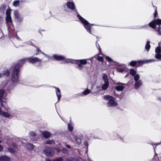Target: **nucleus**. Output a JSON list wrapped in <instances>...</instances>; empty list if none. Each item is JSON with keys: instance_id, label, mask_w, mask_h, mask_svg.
Returning <instances> with one entry per match:
<instances>
[{"instance_id": "nucleus-1", "label": "nucleus", "mask_w": 161, "mask_h": 161, "mask_svg": "<svg viewBox=\"0 0 161 161\" xmlns=\"http://www.w3.org/2000/svg\"><path fill=\"white\" fill-rule=\"evenodd\" d=\"M23 62L24 63V60L19 61V63L17 64L14 67L13 69L12 73H11V80L13 83V84L11 85L8 87L9 90H11L12 89L14 86V84L17 83L19 82V69L20 67L22 66L21 62Z\"/></svg>"}, {"instance_id": "nucleus-2", "label": "nucleus", "mask_w": 161, "mask_h": 161, "mask_svg": "<svg viewBox=\"0 0 161 161\" xmlns=\"http://www.w3.org/2000/svg\"><path fill=\"white\" fill-rule=\"evenodd\" d=\"M93 58H92L91 59H81V60H72L71 59H68L66 61V63H71L73 64H77V66L76 67L78 68L79 70H81L83 68V66L82 65H85L87 63V60H90Z\"/></svg>"}, {"instance_id": "nucleus-3", "label": "nucleus", "mask_w": 161, "mask_h": 161, "mask_svg": "<svg viewBox=\"0 0 161 161\" xmlns=\"http://www.w3.org/2000/svg\"><path fill=\"white\" fill-rule=\"evenodd\" d=\"M161 24V19H160L154 20L149 24V26L154 29L158 32L157 34L158 35H161V28L159 25Z\"/></svg>"}, {"instance_id": "nucleus-4", "label": "nucleus", "mask_w": 161, "mask_h": 161, "mask_svg": "<svg viewBox=\"0 0 161 161\" xmlns=\"http://www.w3.org/2000/svg\"><path fill=\"white\" fill-rule=\"evenodd\" d=\"M77 17L81 23L83 25L86 31L89 33L92 34L91 26L94 25V24H90L85 19L82 17L79 14H77Z\"/></svg>"}, {"instance_id": "nucleus-5", "label": "nucleus", "mask_w": 161, "mask_h": 161, "mask_svg": "<svg viewBox=\"0 0 161 161\" xmlns=\"http://www.w3.org/2000/svg\"><path fill=\"white\" fill-rule=\"evenodd\" d=\"M104 99L108 100L107 105L109 107H114L116 106L118 104L115 101V98L112 96L106 95L103 97Z\"/></svg>"}, {"instance_id": "nucleus-6", "label": "nucleus", "mask_w": 161, "mask_h": 161, "mask_svg": "<svg viewBox=\"0 0 161 161\" xmlns=\"http://www.w3.org/2000/svg\"><path fill=\"white\" fill-rule=\"evenodd\" d=\"M11 9L9 8L7 9L6 12V23L8 27H9L11 25H13L11 17Z\"/></svg>"}, {"instance_id": "nucleus-7", "label": "nucleus", "mask_w": 161, "mask_h": 161, "mask_svg": "<svg viewBox=\"0 0 161 161\" xmlns=\"http://www.w3.org/2000/svg\"><path fill=\"white\" fill-rule=\"evenodd\" d=\"M102 79L104 83L102 86V89L104 90H106L109 86V82L108 78V75L106 74L103 73V75Z\"/></svg>"}, {"instance_id": "nucleus-8", "label": "nucleus", "mask_w": 161, "mask_h": 161, "mask_svg": "<svg viewBox=\"0 0 161 161\" xmlns=\"http://www.w3.org/2000/svg\"><path fill=\"white\" fill-rule=\"evenodd\" d=\"M22 60H24L25 61L24 63H23V61L21 62L22 65L25 63L26 61L29 62L31 63H34L38 62H41L42 59H40L37 57H31L21 59L20 61H22Z\"/></svg>"}, {"instance_id": "nucleus-9", "label": "nucleus", "mask_w": 161, "mask_h": 161, "mask_svg": "<svg viewBox=\"0 0 161 161\" xmlns=\"http://www.w3.org/2000/svg\"><path fill=\"white\" fill-rule=\"evenodd\" d=\"M6 96V94L4 90L1 89L0 90V102L1 103V105L2 107H3L5 109V110L6 111H8L9 110V108H7L5 106H4L3 103H4V101H3V99Z\"/></svg>"}, {"instance_id": "nucleus-10", "label": "nucleus", "mask_w": 161, "mask_h": 161, "mask_svg": "<svg viewBox=\"0 0 161 161\" xmlns=\"http://www.w3.org/2000/svg\"><path fill=\"white\" fill-rule=\"evenodd\" d=\"M43 153L47 157H50L53 155L54 151L52 148L47 147L43 150Z\"/></svg>"}, {"instance_id": "nucleus-11", "label": "nucleus", "mask_w": 161, "mask_h": 161, "mask_svg": "<svg viewBox=\"0 0 161 161\" xmlns=\"http://www.w3.org/2000/svg\"><path fill=\"white\" fill-rule=\"evenodd\" d=\"M66 5L68 8L71 10H74V11L77 14H79L77 12V10L76 8L75 4L73 2L71 1L67 2L66 3Z\"/></svg>"}, {"instance_id": "nucleus-12", "label": "nucleus", "mask_w": 161, "mask_h": 161, "mask_svg": "<svg viewBox=\"0 0 161 161\" xmlns=\"http://www.w3.org/2000/svg\"><path fill=\"white\" fill-rule=\"evenodd\" d=\"M70 139L73 142H75L78 144L81 143V139L79 137H77L73 134L70 135Z\"/></svg>"}, {"instance_id": "nucleus-13", "label": "nucleus", "mask_w": 161, "mask_h": 161, "mask_svg": "<svg viewBox=\"0 0 161 161\" xmlns=\"http://www.w3.org/2000/svg\"><path fill=\"white\" fill-rule=\"evenodd\" d=\"M53 57L54 59L57 61H62L65 59V57L61 55L54 54L53 55Z\"/></svg>"}, {"instance_id": "nucleus-14", "label": "nucleus", "mask_w": 161, "mask_h": 161, "mask_svg": "<svg viewBox=\"0 0 161 161\" xmlns=\"http://www.w3.org/2000/svg\"><path fill=\"white\" fill-rule=\"evenodd\" d=\"M20 143L22 144H23V145L25 146L29 150H31L33 149L34 148V145L30 143H27L26 144H24V143L22 142V141H20Z\"/></svg>"}, {"instance_id": "nucleus-15", "label": "nucleus", "mask_w": 161, "mask_h": 161, "mask_svg": "<svg viewBox=\"0 0 161 161\" xmlns=\"http://www.w3.org/2000/svg\"><path fill=\"white\" fill-rule=\"evenodd\" d=\"M142 82L141 80L135 81L134 86L135 88L136 89H138L142 85Z\"/></svg>"}, {"instance_id": "nucleus-16", "label": "nucleus", "mask_w": 161, "mask_h": 161, "mask_svg": "<svg viewBox=\"0 0 161 161\" xmlns=\"http://www.w3.org/2000/svg\"><path fill=\"white\" fill-rule=\"evenodd\" d=\"M137 63H143V61H132L130 63H129V64L132 67H134L136 65Z\"/></svg>"}, {"instance_id": "nucleus-17", "label": "nucleus", "mask_w": 161, "mask_h": 161, "mask_svg": "<svg viewBox=\"0 0 161 161\" xmlns=\"http://www.w3.org/2000/svg\"><path fill=\"white\" fill-rule=\"evenodd\" d=\"M55 88L56 89V93L58 97V102L60 100L61 97V92L60 89L56 87H55Z\"/></svg>"}, {"instance_id": "nucleus-18", "label": "nucleus", "mask_w": 161, "mask_h": 161, "mask_svg": "<svg viewBox=\"0 0 161 161\" xmlns=\"http://www.w3.org/2000/svg\"><path fill=\"white\" fill-rule=\"evenodd\" d=\"M10 158L9 157L3 156L0 157V161H10Z\"/></svg>"}, {"instance_id": "nucleus-19", "label": "nucleus", "mask_w": 161, "mask_h": 161, "mask_svg": "<svg viewBox=\"0 0 161 161\" xmlns=\"http://www.w3.org/2000/svg\"><path fill=\"white\" fill-rule=\"evenodd\" d=\"M42 135L45 138H48L51 136V134L47 131H45L42 132Z\"/></svg>"}, {"instance_id": "nucleus-20", "label": "nucleus", "mask_w": 161, "mask_h": 161, "mask_svg": "<svg viewBox=\"0 0 161 161\" xmlns=\"http://www.w3.org/2000/svg\"><path fill=\"white\" fill-rule=\"evenodd\" d=\"M7 143L8 145H12L13 147H14L17 149H19L20 147L19 146H17V145H16V144L14 143H12L11 144V143L9 142L8 141Z\"/></svg>"}, {"instance_id": "nucleus-21", "label": "nucleus", "mask_w": 161, "mask_h": 161, "mask_svg": "<svg viewBox=\"0 0 161 161\" xmlns=\"http://www.w3.org/2000/svg\"><path fill=\"white\" fill-rule=\"evenodd\" d=\"M125 88V86H115V89L118 91H122Z\"/></svg>"}, {"instance_id": "nucleus-22", "label": "nucleus", "mask_w": 161, "mask_h": 161, "mask_svg": "<svg viewBox=\"0 0 161 161\" xmlns=\"http://www.w3.org/2000/svg\"><path fill=\"white\" fill-rule=\"evenodd\" d=\"M35 47L36 49V51L37 52H40L45 57L49 58V56L45 53L44 52H42L41 50L39 49V48L38 47H36V46H34Z\"/></svg>"}, {"instance_id": "nucleus-23", "label": "nucleus", "mask_w": 161, "mask_h": 161, "mask_svg": "<svg viewBox=\"0 0 161 161\" xmlns=\"http://www.w3.org/2000/svg\"><path fill=\"white\" fill-rule=\"evenodd\" d=\"M106 59L111 64H114L115 62L110 57L108 56H106Z\"/></svg>"}, {"instance_id": "nucleus-24", "label": "nucleus", "mask_w": 161, "mask_h": 161, "mask_svg": "<svg viewBox=\"0 0 161 161\" xmlns=\"http://www.w3.org/2000/svg\"><path fill=\"white\" fill-rule=\"evenodd\" d=\"M20 2V0H15L13 3V5L14 7H17L19 6Z\"/></svg>"}, {"instance_id": "nucleus-25", "label": "nucleus", "mask_w": 161, "mask_h": 161, "mask_svg": "<svg viewBox=\"0 0 161 161\" xmlns=\"http://www.w3.org/2000/svg\"><path fill=\"white\" fill-rule=\"evenodd\" d=\"M150 48V42L147 41L146 43L145 46V48L147 50V51L148 52Z\"/></svg>"}, {"instance_id": "nucleus-26", "label": "nucleus", "mask_w": 161, "mask_h": 161, "mask_svg": "<svg viewBox=\"0 0 161 161\" xmlns=\"http://www.w3.org/2000/svg\"><path fill=\"white\" fill-rule=\"evenodd\" d=\"M10 74L9 71L8 70L3 71L2 73L3 75H5L7 77L9 76Z\"/></svg>"}, {"instance_id": "nucleus-27", "label": "nucleus", "mask_w": 161, "mask_h": 161, "mask_svg": "<svg viewBox=\"0 0 161 161\" xmlns=\"http://www.w3.org/2000/svg\"><path fill=\"white\" fill-rule=\"evenodd\" d=\"M155 52L156 53H161V48L159 45L156 48Z\"/></svg>"}, {"instance_id": "nucleus-28", "label": "nucleus", "mask_w": 161, "mask_h": 161, "mask_svg": "<svg viewBox=\"0 0 161 161\" xmlns=\"http://www.w3.org/2000/svg\"><path fill=\"white\" fill-rule=\"evenodd\" d=\"M136 71L133 69H130V73L132 76H134L136 74Z\"/></svg>"}, {"instance_id": "nucleus-29", "label": "nucleus", "mask_w": 161, "mask_h": 161, "mask_svg": "<svg viewBox=\"0 0 161 161\" xmlns=\"http://www.w3.org/2000/svg\"><path fill=\"white\" fill-rule=\"evenodd\" d=\"M15 20L17 21V22H21L23 19V17L19 16L18 17H16V18H15Z\"/></svg>"}, {"instance_id": "nucleus-30", "label": "nucleus", "mask_w": 161, "mask_h": 161, "mask_svg": "<svg viewBox=\"0 0 161 161\" xmlns=\"http://www.w3.org/2000/svg\"><path fill=\"white\" fill-rule=\"evenodd\" d=\"M134 76V80L135 81H139L140 78V75L138 74H137L135 75Z\"/></svg>"}, {"instance_id": "nucleus-31", "label": "nucleus", "mask_w": 161, "mask_h": 161, "mask_svg": "<svg viewBox=\"0 0 161 161\" xmlns=\"http://www.w3.org/2000/svg\"><path fill=\"white\" fill-rule=\"evenodd\" d=\"M46 144H51L54 143V141L53 140H48L44 142Z\"/></svg>"}, {"instance_id": "nucleus-32", "label": "nucleus", "mask_w": 161, "mask_h": 161, "mask_svg": "<svg viewBox=\"0 0 161 161\" xmlns=\"http://www.w3.org/2000/svg\"><path fill=\"white\" fill-rule=\"evenodd\" d=\"M68 127L70 131H72L73 129V127L72 124L71 123H69L68 124Z\"/></svg>"}, {"instance_id": "nucleus-33", "label": "nucleus", "mask_w": 161, "mask_h": 161, "mask_svg": "<svg viewBox=\"0 0 161 161\" xmlns=\"http://www.w3.org/2000/svg\"><path fill=\"white\" fill-rule=\"evenodd\" d=\"M156 60L154 59H149L147 60H145L144 62H143V63H150L152 62H154L156 61Z\"/></svg>"}, {"instance_id": "nucleus-34", "label": "nucleus", "mask_w": 161, "mask_h": 161, "mask_svg": "<svg viewBox=\"0 0 161 161\" xmlns=\"http://www.w3.org/2000/svg\"><path fill=\"white\" fill-rule=\"evenodd\" d=\"M91 92V90L87 89L86 90H85L82 93L84 95H87V94H89Z\"/></svg>"}, {"instance_id": "nucleus-35", "label": "nucleus", "mask_w": 161, "mask_h": 161, "mask_svg": "<svg viewBox=\"0 0 161 161\" xmlns=\"http://www.w3.org/2000/svg\"><path fill=\"white\" fill-rule=\"evenodd\" d=\"M155 58L156 59L161 60V53H156L155 55Z\"/></svg>"}, {"instance_id": "nucleus-36", "label": "nucleus", "mask_w": 161, "mask_h": 161, "mask_svg": "<svg viewBox=\"0 0 161 161\" xmlns=\"http://www.w3.org/2000/svg\"><path fill=\"white\" fill-rule=\"evenodd\" d=\"M14 14L15 16V18H16V17H18L19 16H20L19 12L17 10L15 11L14 13Z\"/></svg>"}, {"instance_id": "nucleus-37", "label": "nucleus", "mask_w": 161, "mask_h": 161, "mask_svg": "<svg viewBox=\"0 0 161 161\" xmlns=\"http://www.w3.org/2000/svg\"><path fill=\"white\" fill-rule=\"evenodd\" d=\"M8 151L11 153H14L15 152V150L11 147H9L8 148Z\"/></svg>"}, {"instance_id": "nucleus-38", "label": "nucleus", "mask_w": 161, "mask_h": 161, "mask_svg": "<svg viewBox=\"0 0 161 161\" xmlns=\"http://www.w3.org/2000/svg\"><path fill=\"white\" fill-rule=\"evenodd\" d=\"M29 135L32 136L34 137L36 135V133L33 131H30L29 133Z\"/></svg>"}, {"instance_id": "nucleus-39", "label": "nucleus", "mask_w": 161, "mask_h": 161, "mask_svg": "<svg viewBox=\"0 0 161 161\" xmlns=\"http://www.w3.org/2000/svg\"><path fill=\"white\" fill-rule=\"evenodd\" d=\"M62 152L64 153H68V151L66 148H64L62 149Z\"/></svg>"}, {"instance_id": "nucleus-40", "label": "nucleus", "mask_w": 161, "mask_h": 161, "mask_svg": "<svg viewBox=\"0 0 161 161\" xmlns=\"http://www.w3.org/2000/svg\"><path fill=\"white\" fill-rule=\"evenodd\" d=\"M117 71L119 72H122L124 70V69L123 68H119L117 69Z\"/></svg>"}, {"instance_id": "nucleus-41", "label": "nucleus", "mask_w": 161, "mask_h": 161, "mask_svg": "<svg viewBox=\"0 0 161 161\" xmlns=\"http://www.w3.org/2000/svg\"><path fill=\"white\" fill-rule=\"evenodd\" d=\"M97 59L99 61L103 62V58L102 57L98 56L97 57Z\"/></svg>"}, {"instance_id": "nucleus-42", "label": "nucleus", "mask_w": 161, "mask_h": 161, "mask_svg": "<svg viewBox=\"0 0 161 161\" xmlns=\"http://www.w3.org/2000/svg\"><path fill=\"white\" fill-rule=\"evenodd\" d=\"M63 159L62 158L59 157L55 159L54 161H63Z\"/></svg>"}, {"instance_id": "nucleus-43", "label": "nucleus", "mask_w": 161, "mask_h": 161, "mask_svg": "<svg viewBox=\"0 0 161 161\" xmlns=\"http://www.w3.org/2000/svg\"><path fill=\"white\" fill-rule=\"evenodd\" d=\"M72 161H79V158H73Z\"/></svg>"}, {"instance_id": "nucleus-44", "label": "nucleus", "mask_w": 161, "mask_h": 161, "mask_svg": "<svg viewBox=\"0 0 161 161\" xmlns=\"http://www.w3.org/2000/svg\"><path fill=\"white\" fill-rule=\"evenodd\" d=\"M73 160V158L70 157L67 158L65 161H72Z\"/></svg>"}, {"instance_id": "nucleus-45", "label": "nucleus", "mask_w": 161, "mask_h": 161, "mask_svg": "<svg viewBox=\"0 0 161 161\" xmlns=\"http://www.w3.org/2000/svg\"><path fill=\"white\" fill-rule=\"evenodd\" d=\"M26 43L27 44H29V45H31L32 46H33V45L34 44L32 43L30 41H28V42H27Z\"/></svg>"}, {"instance_id": "nucleus-46", "label": "nucleus", "mask_w": 161, "mask_h": 161, "mask_svg": "<svg viewBox=\"0 0 161 161\" xmlns=\"http://www.w3.org/2000/svg\"><path fill=\"white\" fill-rule=\"evenodd\" d=\"M158 15V13L157 11H156V10H155L154 14V18H156V17L157 16V15Z\"/></svg>"}, {"instance_id": "nucleus-47", "label": "nucleus", "mask_w": 161, "mask_h": 161, "mask_svg": "<svg viewBox=\"0 0 161 161\" xmlns=\"http://www.w3.org/2000/svg\"><path fill=\"white\" fill-rule=\"evenodd\" d=\"M114 136H115L114 138V139H116L119 136L116 133H115L114 134Z\"/></svg>"}, {"instance_id": "nucleus-48", "label": "nucleus", "mask_w": 161, "mask_h": 161, "mask_svg": "<svg viewBox=\"0 0 161 161\" xmlns=\"http://www.w3.org/2000/svg\"><path fill=\"white\" fill-rule=\"evenodd\" d=\"M160 144V143H157V144L152 143V144H152V145L153 146V148L154 149V145H155V147H156L158 145Z\"/></svg>"}, {"instance_id": "nucleus-49", "label": "nucleus", "mask_w": 161, "mask_h": 161, "mask_svg": "<svg viewBox=\"0 0 161 161\" xmlns=\"http://www.w3.org/2000/svg\"><path fill=\"white\" fill-rule=\"evenodd\" d=\"M56 151L58 153H59L60 151H61V150L59 149V148H56Z\"/></svg>"}, {"instance_id": "nucleus-50", "label": "nucleus", "mask_w": 161, "mask_h": 161, "mask_svg": "<svg viewBox=\"0 0 161 161\" xmlns=\"http://www.w3.org/2000/svg\"><path fill=\"white\" fill-rule=\"evenodd\" d=\"M65 146H66V147H67L68 148H71V147L70 145H65Z\"/></svg>"}, {"instance_id": "nucleus-51", "label": "nucleus", "mask_w": 161, "mask_h": 161, "mask_svg": "<svg viewBox=\"0 0 161 161\" xmlns=\"http://www.w3.org/2000/svg\"><path fill=\"white\" fill-rule=\"evenodd\" d=\"M3 150V148L2 146L0 145V152L2 151Z\"/></svg>"}, {"instance_id": "nucleus-52", "label": "nucleus", "mask_w": 161, "mask_h": 161, "mask_svg": "<svg viewBox=\"0 0 161 161\" xmlns=\"http://www.w3.org/2000/svg\"><path fill=\"white\" fill-rule=\"evenodd\" d=\"M117 84L121 85H126V84H125L123 83H120V82L118 83H117Z\"/></svg>"}, {"instance_id": "nucleus-53", "label": "nucleus", "mask_w": 161, "mask_h": 161, "mask_svg": "<svg viewBox=\"0 0 161 161\" xmlns=\"http://www.w3.org/2000/svg\"><path fill=\"white\" fill-rule=\"evenodd\" d=\"M157 99L159 101H161V97H159L157 98Z\"/></svg>"}, {"instance_id": "nucleus-54", "label": "nucleus", "mask_w": 161, "mask_h": 161, "mask_svg": "<svg viewBox=\"0 0 161 161\" xmlns=\"http://www.w3.org/2000/svg\"><path fill=\"white\" fill-rule=\"evenodd\" d=\"M3 76V74L1 73H0V78H1Z\"/></svg>"}, {"instance_id": "nucleus-55", "label": "nucleus", "mask_w": 161, "mask_h": 161, "mask_svg": "<svg viewBox=\"0 0 161 161\" xmlns=\"http://www.w3.org/2000/svg\"><path fill=\"white\" fill-rule=\"evenodd\" d=\"M120 138L122 141H123L124 138L123 137H120Z\"/></svg>"}, {"instance_id": "nucleus-56", "label": "nucleus", "mask_w": 161, "mask_h": 161, "mask_svg": "<svg viewBox=\"0 0 161 161\" xmlns=\"http://www.w3.org/2000/svg\"><path fill=\"white\" fill-rule=\"evenodd\" d=\"M16 37L19 40H20V39L19 38V37L17 36V35H16Z\"/></svg>"}, {"instance_id": "nucleus-57", "label": "nucleus", "mask_w": 161, "mask_h": 161, "mask_svg": "<svg viewBox=\"0 0 161 161\" xmlns=\"http://www.w3.org/2000/svg\"><path fill=\"white\" fill-rule=\"evenodd\" d=\"M46 161H51L50 159L47 158L46 159Z\"/></svg>"}, {"instance_id": "nucleus-58", "label": "nucleus", "mask_w": 161, "mask_h": 161, "mask_svg": "<svg viewBox=\"0 0 161 161\" xmlns=\"http://www.w3.org/2000/svg\"><path fill=\"white\" fill-rule=\"evenodd\" d=\"M41 31H43V30H39V32L40 33H41Z\"/></svg>"}, {"instance_id": "nucleus-59", "label": "nucleus", "mask_w": 161, "mask_h": 161, "mask_svg": "<svg viewBox=\"0 0 161 161\" xmlns=\"http://www.w3.org/2000/svg\"><path fill=\"white\" fill-rule=\"evenodd\" d=\"M20 2H24V0H21V1H20Z\"/></svg>"}, {"instance_id": "nucleus-60", "label": "nucleus", "mask_w": 161, "mask_h": 161, "mask_svg": "<svg viewBox=\"0 0 161 161\" xmlns=\"http://www.w3.org/2000/svg\"><path fill=\"white\" fill-rule=\"evenodd\" d=\"M128 74V73L125 76V77H127V75Z\"/></svg>"}, {"instance_id": "nucleus-61", "label": "nucleus", "mask_w": 161, "mask_h": 161, "mask_svg": "<svg viewBox=\"0 0 161 161\" xmlns=\"http://www.w3.org/2000/svg\"><path fill=\"white\" fill-rule=\"evenodd\" d=\"M2 142V141L0 140V143H1Z\"/></svg>"}, {"instance_id": "nucleus-62", "label": "nucleus", "mask_w": 161, "mask_h": 161, "mask_svg": "<svg viewBox=\"0 0 161 161\" xmlns=\"http://www.w3.org/2000/svg\"><path fill=\"white\" fill-rule=\"evenodd\" d=\"M38 54H39V53H36V55H38Z\"/></svg>"}, {"instance_id": "nucleus-63", "label": "nucleus", "mask_w": 161, "mask_h": 161, "mask_svg": "<svg viewBox=\"0 0 161 161\" xmlns=\"http://www.w3.org/2000/svg\"><path fill=\"white\" fill-rule=\"evenodd\" d=\"M99 50L100 51V48H99Z\"/></svg>"}, {"instance_id": "nucleus-64", "label": "nucleus", "mask_w": 161, "mask_h": 161, "mask_svg": "<svg viewBox=\"0 0 161 161\" xmlns=\"http://www.w3.org/2000/svg\"><path fill=\"white\" fill-rule=\"evenodd\" d=\"M96 46H97V42H96Z\"/></svg>"}]
</instances>
